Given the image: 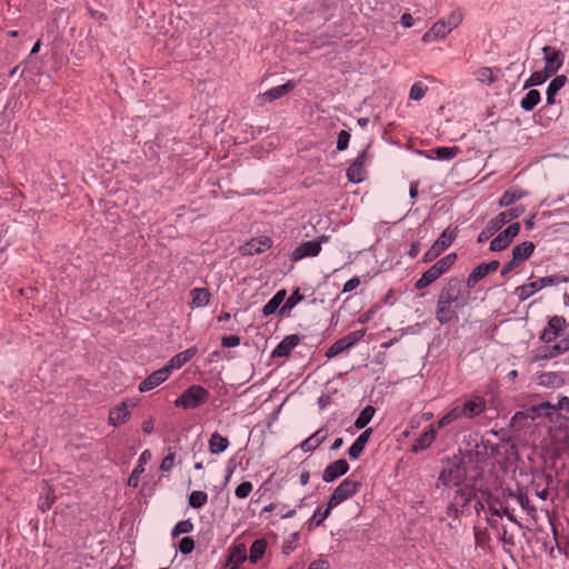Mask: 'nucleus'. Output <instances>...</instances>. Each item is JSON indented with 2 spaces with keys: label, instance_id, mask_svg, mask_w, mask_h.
Segmentation results:
<instances>
[{
  "label": "nucleus",
  "instance_id": "27",
  "mask_svg": "<svg viewBox=\"0 0 569 569\" xmlns=\"http://www.w3.org/2000/svg\"><path fill=\"white\" fill-rule=\"evenodd\" d=\"M371 435H372V429L368 428L355 440V442L351 445V447L348 450V455L351 459H358L362 455V452L366 448V445L369 441Z\"/></svg>",
  "mask_w": 569,
  "mask_h": 569
},
{
  "label": "nucleus",
  "instance_id": "2",
  "mask_svg": "<svg viewBox=\"0 0 569 569\" xmlns=\"http://www.w3.org/2000/svg\"><path fill=\"white\" fill-rule=\"evenodd\" d=\"M457 261V253L451 252L436 261L421 277L415 282L416 290H422L432 284L436 280L442 277Z\"/></svg>",
  "mask_w": 569,
  "mask_h": 569
},
{
  "label": "nucleus",
  "instance_id": "49",
  "mask_svg": "<svg viewBox=\"0 0 569 569\" xmlns=\"http://www.w3.org/2000/svg\"><path fill=\"white\" fill-rule=\"evenodd\" d=\"M428 91V87L421 81L415 82L410 88L409 98L412 100H421Z\"/></svg>",
  "mask_w": 569,
  "mask_h": 569
},
{
  "label": "nucleus",
  "instance_id": "31",
  "mask_svg": "<svg viewBox=\"0 0 569 569\" xmlns=\"http://www.w3.org/2000/svg\"><path fill=\"white\" fill-rule=\"evenodd\" d=\"M568 81L565 74L555 77L547 88V104L552 106L556 102L557 93L565 87Z\"/></svg>",
  "mask_w": 569,
  "mask_h": 569
},
{
  "label": "nucleus",
  "instance_id": "7",
  "mask_svg": "<svg viewBox=\"0 0 569 569\" xmlns=\"http://www.w3.org/2000/svg\"><path fill=\"white\" fill-rule=\"evenodd\" d=\"M361 488L360 481L347 478L333 490L329 498V508H335L347 499L353 497Z\"/></svg>",
  "mask_w": 569,
  "mask_h": 569
},
{
  "label": "nucleus",
  "instance_id": "32",
  "mask_svg": "<svg viewBox=\"0 0 569 569\" xmlns=\"http://www.w3.org/2000/svg\"><path fill=\"white\" fill-rule=\"evenodd\" d=\"M229 439L220 435L218 431L213 432L208 441V448L212 455H219L223 452L229 447Z\"/></svg>",
  "mask_w": 569,
  "mask_h": 569
},
{
  "label": "nucleus",
  "instance_id": "30",
  "mask_svg": "<svg viewBox=\"0 0 569 569\" xmlns=\"http://www.w3.org/2000/svg\"><path fill=\"white\" fill-rule=\"evenodd\" d=\"M151 459V452L150 450H144L140 457H139V460H138V463L137 466L134 467V469L132 470L129 479H128V485L131 486V487H137L138 483H139V478H140V475L144 471V465Z\"/></svg>",
  "mask_w": 569,
  "mask_h": 569
},
{
  "label": "nucleus",
  "instance_id": "20",
  "mask_svg": "<svg viewBox=\"0 0 569 569\" xmlns=\"http://www.w3.org/2000/svg\"><path fill=\"white\" fill-rule=\"evenodd\" d=\"M436 437H437V431H436L435 425H430L428 427V429L425 430L419 436V438H417L413 441V443L411 446V451L415 453H418L422 450H426L427 448H429L432 445V442L436 440Z\"/></svg>",
  "mask_w": 569,
  "mask_h": 569
},
{
  "label": "nucleus",
  "instance_id": "63",
  "mask_svg": "<svg viewBox=\"0 0 569 569\" xmlns=\"http://www.w3.org/2000/svg\"><path fill=\"white\" fill-rule=\"evenodd\" d=\"M460 512H463V510H461L459 508L458 505H456L453 501L451 503H449V506L447 507V510H446V513L449 516V517H452L455 519H457L459 517V513Z\"/></svg>",
  "mask_w": 569,
  "mask_h": 569
},
{
  "label": "nucleus",
  "instance_id": "15",
  "mask_svg": "<svg viewBox=\"0 0 569 569\" xmlns=\"http://www.w3.org/2000/svg\"><path fill=\"white\" fill-rule=\"evenodd\" d=\"M349 468L350 466L346 459H338L325 468L322 472V480L325 482H332L339 477L346 475L349 471Z\"/></svg>",
  "mask_w": 569,
  "mask_h": 569
},
{
  "label": "nucleus",
  "instance_id": "46",
  "mask_svg": "<svg viewBox=\"0 0 569 569\" xmlns=\"http://www.w3.org/2000/svg\"><path fill=\"white\" fill-rule=\"evenodd\" d=\"M463 20V13L461 10H453L446 19L445 23L450 30V32L458 28Z\"/></svg>",
  "mask_w": 569,
  "mask_h": 569
},
{
  "label": "nucleus",
  "instance_id": "38",
  "mask_svg": "<svg viewBox=\"0 0 569 569\" xmlns=\"http://www.w3.org/2000/svg\"><path fill=\"white\" fill-rule=\"evenodd\" d=\"M541 100V94L537 89H530L521 99L520 106L525 111H532Z\"/></svg>",
  "mask_w": 569,
  "mask_h": 569
},
{
  "label": "nucleus",
  "instance_id": "47",
  "mask_svg": "<svg viewBox=\"0 0 569 569\" xmlns=\"http://www.w3.org/2000/svg\"><path fill=\"white\" fill-rule=\"evenodd\" d=\"M476 78L478 81L487 84H492L496 81L492 69L489 67L479 68L476 72Z\"/></svg>",
  "mask_w": 569,
  "mask_h": 569
},
{
  "label": "nucleus",
  "instance_id": "42",
  "mask_svg": "<svg viewBox=\"0 0 569 569\" xmlns=\"http://www.w3.org/2000/svg\"><path fill=\"white\" fill-rule=\"evenodd\" d=\"M431 152H433L436 154V158L439 160H451L460 152V148L457 146L438 147L432 149Z\"/></svg>",
  "mask_w": 569,
  "mask_h": 569
},
{
  "label": "nucleus",
  "instance_id": "25",
  "mask_svg": "<svg viewBox=\"0 0 569 569\" xmlns=\"http://www.w3.org/2000/svg\"><path fill=\"white\" fill-rule=\"evenodd\" d=\"M450 30L445 23V19L436 21L432 27L422 36V41L429 43L439 39H443Z\"/></svg>",
  "mask_w": 569,
  "mask_h": 569
},
{
  "label": "nucleus",
  "instance_id": "5",
  "mask_svg": "<svg viewBox=\"0 0 569 569\" xmlns=\"http://www.w3.org/2000/svg\"><path fill=\"white\" fill-rule=\"evenodd\" d=\"M569 278L562 274H552L538 279L537 281L528 282L516 288V295L520 301H525L533 293L545 287L557 286L562 282H568Z\"/></svg>",
  "mask_w": 569,
  "mask_h": 569
},
{
  "label": "nucleus",
  "instance_id": "61",
  "mask_svg": "<svg viewBox=\"0 0 569 569\" xmlns=\"http://www.w3.org/2000/svg\"><path fill=\"white\" fill-rule=\"evenodd\" d=\"M520 264L515 261L512 258L509 262H507L506 264H503L501 271H500V274L502 277H506L507 274H509L511 271H513L515 269H517Z\"/></svg>",
  "mask_w": 569,
  "mask_h": 569
},
{
  "label": "nucleus",
  "instance_id": "29",
  "mask_svg": "<svg viewBox=\"0 0 569 569\" xmlns=\"http://www.w3.org/2000/svg\"><path fill=\"white\" fill-rule=\"evenodd\" d=\"M327 437L328 431L325 428H320L313 435H311L309 438L302 441L300 447L305 452L313 451L318 447H320V445L327 439Z\"/></svg>",
  "mask_w": 569,
  "mask_h": 569
},
{
  "label": "nucleus",
  "instance_id": "55",
  "mask_svg": "<svg viewBox=\"0 0 569 569\" xmlns=\"http://www.w3.org/2000/svg\"><path fill=\"white\" fill-rule=\"evenodd\" d=\"M346 350L345 346L342 345V342L340 341V339H338L336 342H333L329 349L326 351V357L327 358H333V357H337L338 355H340L341 352H343Z\"/></svg>",
  "mask_w": 569,
  "mask_h": 569
},
{
  "label": "nucleus",
  "instance_id": "60",
  "mask_svg": "<svg viewBox=\"0 0 569 569\" xmlns=\"http://www.w3.org/2000/svg\"><path fill=\"white\" fill-rule=\"evenodd\" d=\"M360 286V279L358 277H353L349 279L345 284L342 292H350L355 289H357Z\"/></svg>",
  "mask_w": 569,
  "mask_h": 569
},
{
  "label": "nucleus",
  "instance_id": "13",
  "mask_svg": "<svg viewBox=\"0 0 569 569\" xmlns=\"http://www.w3.org/2000/svg\"><path fill=\"white\" fill-rule=\"evenodd\" d=\"M366 161H367V150L360 152L353 162L347 168V178L350 182L359 183L365 180L366 177Z\"/></svg>",
  "mask_w": 569,
  "mask_h": 569
},
{
  "label": "nucleus",
  "instance_id": "43",
  "mask_svg": "<svg viewBox=\"0 0 569 569\" xmlns=\"http://www.w3.org/2000/svg\"><path fill=\"white\" fill-rule=\"evenodd\" d=\"M303 299H305V296L300 292V289L297 288L296 290H293V292L286 300L283 306L280 308L279 313L284 315L287 311H290L292 308H295Z\"/></svg>",
  "mask_w": 569,
  "mask_h": 569
},
{
  "label": "nucleus",
  "instance_id": "23",
  "mask_svg": "<svg viewBox=\"0 0 569 569\" xmlns=\"http://www.w3.org/2000/svg\"><path fill=\"white\" fill-rule=\"evenodd\" d=\"M198 352L197 347H190L184 351H181L177 355H174L169 362L164 366V368L169 369V373L173 369H179L182 366H184L187 362H189Z\"/></svg>",
  "mask_w": 569,
  "mask_h": 569
},
{
  "label": "nucleus",
  "instance_id": "26",
  "mask_svg": "<svg viewBox=\"0 0 569 569\" xmlns=\"http://www.w3.org/2000/svg\"><path fill=\"white\" fill-rule=\"evenodd\" d=\"M130 418V411L124 402L112 408L109 412V425L118 427L124 423Z\"/></svg>",
  "mask_w": 569,
  "mask_h": 569
},
{
  "label": "nucleus",
  "instance_id": "24",
  "mask_svg": "<svg viewBox=\"0 0 569 569\" xmlns=\"http://www.w3.org/2000/svg\"><path fill=\"white\" fill-rule=\"evenodd\" d=\"M296 87V82L292 80L287 81L284 84L273 87L266 92H263L260 98L264 101L272 102L277 99L282 98L283 96L291 92Z\"/></svg>",
  "mask_w": 569,
  "mask_h": 569
},
{
  "label": "nucleus",
  "instance_id": "52",
  "mask_svg": "<svg viewBox=\"0 0 569 569\" xmlns=\"http://www.w3.org/2000/svg\"><path fill=\"white\" fill-rule=\"evenodd\" d=\"M194 549V540L191 537H183L179 541V550L182 555H189Z\"/></svg>",
  "mask_w": 569,
  "mask_h": 569
},
{
  "label": "nucleus",
  "instance_id": "45",
  "mask_svg": "<svg viewBox=\"0 0 569 569\" xmlns=\"http://www.w3.org/2000/svg\"><path fill=\"white\" fill-rule=\"evenodd\" d=\"M548 78H550V76L545 70L535 71L531 73L529 79L526 80L523 88L527 89V88L540 86L543 82H546Z\"/></svg>",
  "mask_w": 569,
  "mask_h": 569
},
{
  "label": "nucleus",
  "instance_id": "10",
  "mask_svg": "<svg viewBox=\"0 0 569 569\" xmlns=\"http://www.w3.org/2000/svg\"><path fill=\"white\" fill-rule=\"evenodd\" d=\"M500 262L498 260H491L487 263L478 264L468 276L466 280V287L473 289L483 278L489 273L498 270Z\"/></svg>",
  "mask_w": 569,
  "mask_h": 569
},
{
  "label": "nucleus",
  "instance_id": "53",
  "mask_svg": "<svg viewBox=\"0 0 569 569\" xmlns=\"http://www.w3.org/2000/svg\"><path fill=\"white\" fill-rule=\"evenodd\" d=\"M350 133L347 131V130H341L339 133H338V139H337V150L338 151H343L348 148L349 146V141H350Z\"/></svg>",
  "mask_w": 569,
  "mask_h": 569
},
{
  "label": "nucleus",
  "instance_id": "40",
  "mask_svg": "<svg viewBox=\"0 0 569 569\" xmlns=\"http://www.w3.org/2000/svg\"><path fill=\"white\" fill-rule=\"evenodd\" d=\"M56 501L54 490L50 486H46L44 492L39 498V509L44 512L49 510Z\"/></svg>",
  "mask_w": 569,
  "mask_h": 569
},
{
  "label": "nucleus",
  "instance_id": "6",
  "mask_svg": "<svg viewBox=\"0 0 569 569\" xmlns=\"http://www.w3.org/2000/svg\"><path fill=\"white\" fill-rule=\"evenodd\" d=\"M457 228L450 230L447 228L441 232L433 244L425 252L422 262L429 263L436 260L447 248H449L457 238Z\"/></svg>",
  "mask_w": 569,
  "mask_h": 569
},
{
  "label": "nucleus",
  "instance_id": "3",
  "mask_svg": "<svg viewBox=\"0 0 569 569\" xmlns=\"http://www.w3.org/2000/svg\"><path fill=\"white\" fill-rule=\"evenodd\" d=\"M525 212L523 206H518L505 211L489 220L483 230L478 234L477 242L483 243L489 240L496 232H498L505 224L513 219L519 218Z\"/></svg>",
  "mask_w": 569,
  "mask_h": 569
},
{
  "label": "nucleus",
  "instance_id": "34",
  "mask_svg": "<svg viewBox=\"0 0 569 569\" xmlns=\"http://www.w3.org/2000/svg\"><path fill=\"white\" fill-rule=\"evenodd\" d=\"M191 308H201L206 307L210 302L211 293L207 288H193L190 291Z\"/></svg>",
  "mask_w": 569,
  "mask_h": 569
},
{
  "label": "nucleus",
  "instance_id": "51",
  "mask_svg": "<svg viewBox=\"0 0 569 569\" xmlns=\"http://www.w3.org/2000/svg\"><path fill=\"white\" fill-rule=\"evenodd\" d=\"M253 486L250 481L241 482L234 490V495L238 499H246L252 491Z\"/></svg>",
  "mask_w": 569,
  "mask_h": 569
},
{
  "label": "nucleus",
  "instance_id": "57",
  "mask_svg": "<svg viewBox=\"0 0 569 569\" xmlns=\"http://www.w3.org/2000/svg\"><path fill=\"white\" fill-rule=\"evenodd\" d=\"M221 345L226 348H233L240 345V338L238 336H226L221 339Z\"/></svg>",
  "mask_w": 569,
  "mask_h": 569
},
{
  "label": "nucleus",
  "instance_id": "58",
  "mask_svg": "<svg viewBox=\"0 0 569 569\" xmlns=\"http://www.w3.org/2000/svg\"><path fill=\"white\" fill-rule=\"evenodd\" d=\"M447 413L449 416H451L450 418H451L452 421H456V420H458L460 418H465L462 405H456Z\"/></svg>",
  "mask_w": 569,
  "mask_h": 569
},
{
  "label": "nucleus",
  "instance_id": "36",
  "mask_svg": "<svg viewBox=\"0 0 569 569\" xmlns=\"http://www.w3.org/2000/svg\"><path fill=\"white\" fill-rule=\"evenodd\" d=\"M527 194L526 191L519 188H510L506 190L499 199L500 207H509L516 201L522 199Z\"/></svg>",
  "mask_w": 569,
  "mask_h": 569
},
{
  "label": "nucleus",
  "instance_id": "48",
  "mask_svg": "<svg viewBox=\"0 0 569 569\" xmlns=\"http://www.w3.org/2000/svg\"><path fill=\"white\" fill-rule=\"evenodd\" d=\"M333 508H329V501L327 502V507L325 510H321V509H317L310 520V525L309 527L311 528L312 526H320L322 525V522L329 517L330 515V511L332 510Z\"/></svg>",
  "mask_w": 569,
  "mask_h": 569
},
{
  "label": "nucleus",
  "instance_id": "62",
  "mask_svg": "<svg viewBox=\"0 0 569 569\" xmlns=\"http://www.w3.org/2000/svg\"><path fill=\"white\" fill-rule=\"evenodd\" d=\"M365 335H366V330L360 329L357 331L349 332L347 335V337H348V340H350V342L355 346L359 340H361L363 338Z\"/></svg>",
  "mask_w": 569,
  "mask_h": 569
},
{
  "label": "nucleus",
  "instance_id": "16",
  "mask_svg": "<svg viewBox=\"0 0 569 569\" xmlns=\"http://www.w3.org/2000/svg\"><path fill=\"white\" fill-rule=\"evenodd\" d=\"M169 369L168 368H160L156 371H153L151 375H149L143 381L140 382L138 389L140 392H147L156 387L160 386L162 382H164L169 378Z\"/></svg>",
  "mask_w": 569,
  "mask_h": 569
},
{
  "label": "nucleus",
  "instance_id": "59",
  "mask_svg": "<svg viewBox=\"0 0 569 569\" xmlns=\"http://www.w3.org/2000/svg\"><path fill=\"white\" fill-rule=\"evenodd\" d=\"M308 569H330V563L328 560L319 558L310 562Z\"/></svg>",
  "mask_w": 569,
  "mask_h": 569
},
{
  "label": "nucleus",
  "instance_id": "28",
  "mask_svg": "<svg viewBox=\"0 0 569 569\" xmlns=\"http://www.w3.org/2000/svg\"><path fill=\"white\" fill-rule=\"evenodd\" d=\"M535 248L536 246L532 241H523L512 248V259L521 264L532 256Z\"/></svg>",
  "mask_w": 569,
  "mask_h": 569
},
{
  "label": "nucleus",
  "instance_id": "37",
  "mask_svg": "<svg viewBox=\"0 0 569 569\" xmlns=\"http://www.w3.org/2000/svg\"><path fill=\"white\" fill-rule=\"evenodd\" d=\"M247 559V551L244 545H236L231 548L228 556V563H231V568L239 569V566Z\"/></svg>",
  "mask_w": 569,
  "mask_h": 569
},
{
  "label": "nucleus",
  "instance_id": "50",
  "mask_svg": "<svg viewBox=\"0 0 569 569\" xmlns=\"http://www.w3.org/2000/svg\"><path fill=\"white\" fill-rule=\"evenodd\" d=\"M193 530V523L187 519V520H181L179 521L173 530H172V537H178L180 536L181 533H189Z\"/></svg>",
  "mask_w": 569,
  "mask_h": 569
},
{
  "label": "nucleus",
  "instance_id": "21",
  "mask_svg": "<svg viewBox=\"0 0 569 569\" xmlns=\"http://www.w3.org/2000/svg\"><path fill=\"white\" fill-rule=\"evenodd\" d=\"M569 349V340H562L556 345L549 346V343L539 350V353L535 356V360L551 359L558 357Z\"/></svg>",
  "mask_w": 569,
  "mask_h": 569
},
{
  "label": "nucleus",
  "instance_id": "54",
  "mask_svg": "<svg viewBox=\"0 0 569 569\" xmlns=\"http://www.w3.org/2000/svg\"><path fill=\"white\" fill-rule=\"evenodd\" d=\"M475 541L479 547H485L489 541V535L486 529L475 528Z\"/></svg>",
  "mask_w": 569,
  "mask_h": 569
},
{
  "label": "nucleus",
  "instance_id": "17",
  "mask_svg": "<svg viewBox=\"0 0 569 569\" xmlns=\"http://www.w3.org/2000/svg\"><path fill=\"white\" fill-rule=\"evenodd\" d=\"M320 251V242L313 240L305 241L292 251L291 260L299 261L307 257H317Z\"/></svg>",
  "mask_w": 569,
  "mask_h": 569
},
{
  "label": "nucleus",
  "instance_id": "4",
  "mask_svg": "<svg viewBox=\"0 0 569 569\" xmlns=\"http://www.w3.org/2000/svg\"><path fill=\"white\" fill-rule=\"evenodd\" d=\"M209 397L210 393L206 388L200 385H192L174 400V406L183 409H196L206 403Z\"/></svg>",
  "mask_w": 569,
  "mask_h": 569
},
{
  "label": "nucleus",
  "instance_id": "22",
  "mask_svg": "<svg viewBox=\"0 0 569 569\" xmlns=\"http://www.w3.org/2000/svg\"><path fill=\"white\" fill-rule=\"evenodd\" d=\"M271 247V239L268 237H261L259 239H251L243 247H241L242 254L253 256L264 252Z\"/></svg>",
  "mask_w": 569,
  "mask_h": 569
},
{
  "label": "nucleus",
  "instance_id": "41",
  "mask_svg": "<svg viewBox=\"0 0 569 569\" xmlns=\"http://www.w3.org/2000/svg\"><path fill=\"white\" fill-rule=\"evenodd\" d=\"M376 412L375 407L372 406H366L359 413L358 418L355 421V427L357 429H363L372 419L373 415Z\"/></svg>",
  "mask_w": 569,
  "mask_h": 569
},
{
  "label": "nucleus",
  "instance_id": "19",
  "mask_svg": "<svg viewBox=\"0 0 569 569\" xmlns=\"http://www.w3.org/2000/svg\"><path fill=\"white\" fill-rule=\"evenodd\" d=\"M300 343L298 335H289L284 337L271 353L272 358L289 357L292 350Z\"/></svg>",
  "mask_w": 569,
  "mask_h": 569
},
{
  "label": "nucleus",
  "instance_id": "56",
  "mask_svg": "<svg viewBox=\"0 0 569 569\" xmlns=\"http://www.w3.org/2000/svg\"><path fill=\"white\" fill-rule=\"evenodd\" d=\"M174 459H176V453L174 452H170L168 453L161 461L160 463V470L163 471V472H169L171 471V469L173 468L174 466Z\"/></svg>",
  "mask_w": 569,
  "mask_h": 569
},
{
  "label": "nucleus",
  "instance_id": "11",
  "mask_svg": "<svg viewBox=\"0 0 569 569\" xmlns=\"http://www.w3.org/2000/svg\"><path fill=\"white\" fill-rule=\"evenodd\" d=\"M542 52L546 60L543 70L551 77L562 67L565 56L560 50L550 46L543 47Z\"/></svg>",
  "mask_w": 569,
  "mask_h": 569
},
{
  "label": "nucleus",
  "instance_id": "18",
  "mask_svg": "<svg viewBox=\"0 0 569 569\" xmlns=\"http://www.w3.org/2000/svg\"><path fill=\"white\" fill-rule=\"evenodd\" d=\"M462 405L465 418L472 419L479 417L486 410V400L483 397L473 396L467 399Z\"/></svg>",
  "mask_w": 569,
  "mask_h": 569
},
{
  "label": "nucleus",
  "instance_id": "8",
  "mask_svg": "<svg viewBox=\"0 0 569 569\" xmlns=\"http://www.w3.org/2000/svg\"><path fill=\"white\" fill-rule=\"evenodd\" d=\"M466 476L465 468L458 462H448L439 473L438 482L442 486H459Z\"/></svg>",
  "mask_w": 569,
  "mask_h": 569
},
{
  "label": "nucleus",
  "instance_id": "1",
  "mask_svg": "<svg viewBox=\"0 0 569 569\" xmlns=\"http://www.w3.org/2000/svg\"><path fill=\"white\" fill-rule=\"evenodd\" d=\"M469 299V292L463 290L462 280L451 277L443 283L436 303V319L440 325L458 320L459 308H463Z\"/></svg>",
  "mask_w": 569,
  "mask_h": 569
},
{
  "label": "nucleus",
  "instance_id": "33",
  "mask_svg": "<svg viewBox=\"0 0 569 569\" xmlns=\"http://www.w3.org/2000/svg\"><path fill=\"white\" fill-rule=\"evenodd\" d=\"M287 297V291L281 289L274 293V296L263 306L262 313L264 317L271 316L280 310L281 303Z\"/></svg>",
  "mask_w": 569,
  "mask_h": 569
},
{
  "label": "nucleus",
  "instance_id": "44",
  "mask_svg": "<svg viewBox=\"0 0 569 569\" xmlns=\"http://www.w3.org/2000/svg\"><path fill=\"white\" fill-rule=\"evenodd\" d=\"M208 501V495L204 491L196 490L189 495V506L193 509L202 508Z\"/></svg>",
  "mask_w": 569,
  "mask_h": 569
},
{
  "label": "nucleus",
  "instance_id": "39",
  "mask_svg": "<svg viewBox=\"0 0 569 569\" xmlns=\"http://www.w3.org/2000/svg\"><path fill=\"white\" fill-rule=\"evenodd\" d=\"M267 549V541L264 539H257L250 546L249 559L252 563L258 562L264 555Z\"/></svg>",
  "mask_w": 569,
  "mask_h": 569
},
{
  "label": "nucleus",
  "instance_id": "12",
  "mask_svg": "<svg viewBox=\"0 0 569 569\" xmlns=\"http://www.w3.org/2000/svg\"><path fill=\"white\" fill-rule=\"evenodd\" d=\"M568 373L563 371H546L537 377L539 386L545 388L558 389L567 383Z\"/></svg>",
  "mask_w": 569,
  "mask_h": 569
},
{
  "label": "nucleus",
  "instance_id": "64",
  "mask_svg": "<svg viewBox=\"0 0 569 569\" xmlns=\"http://www.w3.org/2000/svg\"><path fill=\"white\" fill-rule=\"evenodd\" d=\"M141 429L144 433L150 435L154 429V422L152 418L144 420L141 425Z\"/></svg>",
  "mask_w": 569,
  "mask_h": 569
},
{
  "label": "nucleus",
  "instance_id": "14",
  "mask_svg": "<svg viewBox=\"0 0 569 569\" xmlns=\"http://www.w3.org/2000/svg\"><path fill=\"white\" fill-rule=\"evenodd\" d=\"M566 326V319L561 316H553L549 319L547 327L540 335V340L546 345L555 341Z\"/></svg>",
  "mask_w": 569,
  "mask_h": 569
},
{
  "label": "nucleus",
  "instance_id": "35",
  "mask_svg": "<svg viewBox=\"0 0 569 569\" xmlns=\"http://www.w3.org/2000/svg\"><path fill=\"white\" fill-rule=\"evenodd\" d=\"M476 498V493L472 488L463 487L459 488L453 496V502L459 506L461 510L466 508L473 499Z\"/></svg>",
  "mask_w": 569,
  "mask_h": 569
},
{
  "label": "nucleus",
  "instance_id": "9",
  "mask_svg": "<svg viewBox=\"0 0 569 569\" xmlns=\"http://www.w3.org/2000/svg\"><path fill=\"white\" fill-rule=\"evenodd\" d=\"M520 232V223L513 222L495 237L490 242V251H502L507 249Z\"/></svg>",
  "mask_w": 569,
  "mask_h": 569
}]
</instances>
